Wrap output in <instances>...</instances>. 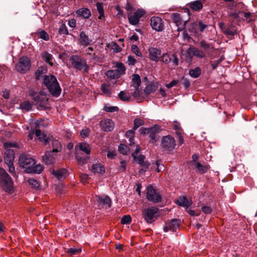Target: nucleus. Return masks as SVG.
Returning a JSON list of instances; mask_svg holds the SVG:
<instances>
[{
    "instance_id": "f257e3e1",
    "label": "nucleus",
    "mask_w": 257,
    "mask_h": 257,
    "mask_svg": "<svg viewBox=\"0 0 257 257\" xmlns=\"http://www.w3.org/2000/svg\"><path fill=\"white\" fill-rule=\"evenodd\" d=\"M41 126H45L44 122L43 120H37L35 122V134L36 136L40 140V141L43 142L45 145L48 144H51L53 148V152H59L62 150V146L61 143L57 140L53 138H48L46 135L42 133L40 128Z\"/></svg>"
},
{
    "instance_id": "f03ea898",
    "label": "nucleus",
    "mask_w": 257,
    "mask_h": 257,
    "mask_svg": "<svg viewBox=\"0 0 257 257\" xmlns=\"http://www.w3.org/2000/svg\"><path fill=\"white\" fill-rule=\"evenodd\" d=\"M43 82L52 96L58 97L60 95L61 88L55 76L45 75L43 79Z\"/></svg>"
},
{
    "instance_id": "7ed1b4c3",
    "label": "nucleus",
    "mask_w": 257,
    "mask_h": 257,
    "mask_svg": "<svg viewBox=\"0 0 257 257\" xmlns=\"http://www.w3.org/2000/svg\"><path fill=\"white\" fill-rule=\"evenodd\" d=\"M69 61L71 66L76 71H82L83 73L88 72L89 66L86 60L82 56L78 55H72Z\"/></svg>"
},
{
    "instance_id": "20e7f679",
    "label": "nucleus",
    "mask_w": 257,
    "mask_h": 257,
    "mask_svg": "<svg viewBox=\"0 0 257 257\" xmlns=\"http://www.w3.org/2000/svg\"><path fill=\"white\" fill-rule=\"evenodd\" d=\"M0 187L8 193L13 192V182L5 170L0 167Z\"/></svg>"
},
{
    "instance_id": "39448f33",
    "label": "nucleus",
    "mask_w": 257,
    "mask_h": 257,
    "mask_svg": "<svg viewBox=\"0 0 257 257\" xmlns=\"http://www.w3.org/2000/svg\"><path fill=\"white\" fill-rule=\"evenodd\" d=\"M176 141L171 135L164 136L161 139V149L163 152L170 154L175 149Z\"/></svg>"
},
{
    "instance_id": "423d86ee",
    "label": "nucleus",
    "mask_w": 257,
    "mask_h": 257,
    "mask_svg": "<svg viewBox=\"0 0 257 257\" xmlns=\"http://www.w3.org/2000/svg\"><path fill=\"white\" fill-rule=\"evenodd\" d=\"M159 209L156 207H151L143 210L142 214L145 220L148 223H152L155 221Z\"/></svg>"
},
{
    "instance_id": "0eeeda50",
    "label": "nucleus",
    "mask_w": 257,
    "mask_h": 257,
    "mask_svg": "<svg viewBox=\"0 0 257 257\" xmlns=\"http://www.w3.org/2000/svg\"><path fill=\"white\" fill-rule=\"evenodd\" d=\"M19 164L25 169V172L29 173L30 170H32L31 168L35 164V161L32 158L28 157L25 155H22L19 157Z\"/></svg>"
},
{
    "instance_id": "6e6552de",
    "label": "nucleus",
    "mask_w": 257,
    "mask_h": 257,
    "mask_svg": "<svg viewBox=\"0 0 257 257\" xmlns=\"http://www.w3.org/2000/svg\"><path fill=\"white\" fill-rule=\"evenodd\" d=\"M30 59L27 57H22L19 58L18 62L16 65L17 71L21 73H25L29 70L31 67Z\"/></svg>"
},
{
    "instance_id": "1a4fd4ad",
    "label": "nucleus",
    "mask_w": 257,
    "mask_h": 257,
    "mask_svg": "<svg viewBox=\"0 0 257 257\" xmlns=\"http://www.w3.org/2000/svg\"><path fill=\"white\" fill-rule=\"evenodd\" d=\"M189 26V31L191 33H194L196 35H199L200 33L205 32L206 30L209 27V26L207 24L201 20L191 23Z\"/></svg>"
},
{
    "instance_id": "9d476101",
    "label": "nucleus",
    "mask_w": 257,
    "mask_h": 257,
    "mask_svg": "<svg viewBox=\"0 0 257 257\" xmlns=\"http://www.w3.org/2000/svg\"><path fill=\"white\" fill-rule=\"evenodd\" d=\"M228 15L237 22H241L246 21L250 16L251 14L250 13H244L240 11H233V10H231L228 11Z\"/></svg>"
},
{
    "instance_id": "9b49d317",
    "label": "nucleus",
    "mask_w": 257,
    "mask_h": 257,
    "mask_svg": "<svg viewBox=\"0 0 257 257\" xmlns=\"http://www.w3.org/2000/svg\"><path fill=\"white\" fill-rule=\"evenodd\" d=\"M146 198L149 201L155 203L160 202L162 200L161 195L157 193L152 186H149L147 188Z\"/></svg>"
},
{
    "instance_id": "f8f14e48",
    "label": "nucleus",
    "mask_w": 257,
    "mask_h": 257,
    "mask_svg": "<svg viewBox=\"0 0 257 257\" xmlns=\"http://www.w3.org/2000/svg\"><path fill=\"white\" fill-rule=\"evenodd\" d=\"M145 14V12L143 9H138L133 14H128L129 22L133 25H137L141 18Z\"/></svg>"
},
{
    "instance_id": "ddd939ff",
    "label": "nucleus",
    "mask_w": 257,
    "mask_h": 257,
    "mask_svg": "<svg viewBox=\"0 0 257 257\" xmlns=\"http://www.w3.org/2000/svg\"><path fill=\"white\" fill-rule=\"evenodd\" d=\"M149 58L152 61L158 62L161 58V51L159 49L151 47L148 49Z\"/></svg>"
},
{
    "instance_id": "4468645a",
    "label": "nucleus",
    "mask_w": 257,
    "mask_h": 257,
    "mask_svg": "<svg viewBox=\"0 0 257 257\" xmlns=\"http://www.w3.org/2000/svg\"><path fill=\"white\" fill-rule=\"evenodd\" d=\"M33 99L37 105L42 107H46L47 104L46 96L42 93H35L33 96Z\"/></svg>"
},
{
    "instance_id": "2eb2a0df",
    "label": "nucleus",
    "mask_w": 257,
    "mask_h": 257,
    "mask_svg": "<svg viewBox=\"0 0 257 257\" xmlns=\"http://www.w3.org/2000/svg\"><path fill=\"white\" fill-rule=\"evenodd\" d=\"M151 25L153 29L160 32L163 30L162 20L158 17H153L151 19Z\"/></svg>"
},
{
    "instance_id": "dca6fc26",
    "label": "nucleus",
    "mask_w": 257,
    "mask_h": 257,
    "mask_svg": "<svg viewBox=\"0 0 257 257\" xmlns=\"http://www.w3.org/2000/svg\"><path fill=\"white\" fill-rule=\"evenodd\" d=\"M101 129L104 132L111 131L114 127L113 121L110 119H104L99 122Z\"/></svg>"
},
{
    "instance_id": "f3484780",
    "label": "nucleus",
    "mask_w": 257,
    "mask_h": 257,
    "mask_svg": "<svg viewBox=\"0 0 257 257\" xmlns=\"http://www.w3.org/2000/svg\"><path fill=\"white\" fill-rule=\"evenodd\" d=\"M180 224V220L178 219H173L170 222L167 223L166 226L164 228V232L171 231L172 232L176 231L179 228Z\"/></svg>"
},
{
    "instance_id": "a211bd4d",
    "label": "nucleus",
    "mask_w": 257,
    "mask_h": 257,
    "mask_svg": "<svg viewBox=\"0 0 257 257\" xmlns=\"http://www.w3.org/2000/svg\"><path fill=\"white\" fill-rule=\"evenodd\" d=\"M188 54L192 56H195L199 58L205 57V53L195 47H190L188 49Z\"/></svg>"
},
{
    "instance_id": "6ab92c4d",
    "label": "nucleus",
    "mask_w": 257,
    "mask_h": 257,
    "mask_svg": "<svg viewBox=\"0 0 257 257\" xmlns=\"http://www.w3.org/2000/svg\"><path fill=\"white\" fill-rule=\"evenodd\" d=\"M97 201L102 205H105L106 208L111 207V200L108 196H97Z\"/></svg>"
},
{
    "instance_id": "aec40b11",
    "label": "nucleus",
    "mask_w": 257,
    "mask_h": 257,
    "mask_svg": "<svg viewBox=\"0 0 257 257\" xmlns=\"http://www.w3.org/2000/svg\"><path fill=\"white\" fill-rule=\"evenodd\" d=\"M176 202L178 205L184 207L186 208H187L191 206L192 203L191 200H189L184 196H180Z\"/></svg>"
},
{
    "instance_id": "412c9836",
    "label": "nucleus",
    "mask_w": 257,
    "mask_h": 257,
    "mask_svg": "<svg viewBox=\"0 0 257 257\" xmlns=\"http://www.w3.org/2000/svg\"><path fill=\"white\" fill-rule=\"evenodd\" d=\"M53 151H47L43 157V161L47 164L53 163L55 160L56 155Z\"/></svg>"
},
{
    "instance_id": "4be33fe9",
    "label": "nucleus",
    "mask_w": 257,
    "mask_h": 257,
    "mask_svg": "<svg viewBox=\"0 0 257 257\" xmlns=\"http://www.w3.org/2000/svg\"><path fill=\"white\" fill-rule=\"evenodd\" d=\"M15 159V152L13 150L8 149L6 151L4 156V161L7 163H10L14 162Z\"/></svg>"
},
{
    "instance_id": "5701e85b",
    "label": "nucleus",
    "mask_w": 257,
    "mask_h": 257,
    "mask_svg": "<svg viewBox=\"0 0 257 257\" xmlns=\"http://www.w3.org/2000/svg\"><path fill=\"white\" fill-rule=\"evenodd\" d=\"M160 130L158 126H156L151 127V130L149 134L152 143H155L157 141L158 138L157 134H158Z\"/></svg>"
},
{
    "instance_id": "b1692460",
    "label": "nucleus",
    "mask_w": 257,
    "mask_h": 257,
    "mask_svg": "<svg viewBox=\"0 0 257 257\" xmlns=\"http://www.w3.org/2000/svg\"><path fill=\"white\" fill-rule=\"evenodd\" d=\"M194 166L198 172L200 174H205L210 168V166L208 164H202L200 162H195Z\"/></svg>"
},
{
    "instance_id": "393cba45",
    "label": "nucleus",
    "mask_w": 257,
    "mask_h": 257,
    "mask_svg": "<svg viewBox=\"0 0 257 257\" xmlns=\"http://www.w3.org/2000/svg\"><path fill=\"white\" fill-rule=\"evenodd\" d=\"M172 17L174 22L176 23L178 28V31H180L181 30H183L185 26H180L182 23V18L180 14L178 13H173L172 15Z\"/></svg>"
},
{
    "instance_id": "a878e982",
    "label": "nucleus",
    "mask_w": 257,
    "mask_h": 257,
    "mask_svg": "<svg viewBox=\"0 0 257 257\" xmlns=\"http://www.w3.org/2000/svg\"><path fill=\"white\" fill-rule=\"evenodd\" d=\"M79 38L80 43L81 45L83 46H88L92 42V40L90 39L84 32H81L80 33Z\"/></svg>"
},
{
    "instance_id": "bb28decb",
    "label": "nucleus",
    "mask_w": 257,
    "mask_h": 257,
    "mask_svg": "<svg viewBox=\"0 0 257 257\" xmlns=\"http://www.w3.org/2000/svg\"><path fill=\"white\" fill-rule=\"evenodd\" d=\"M79 148V149L84 152L85 154L89 155L91 152V149L90 145L86 143H79L75 146V149Z\"/></svg>"
},
{
    "instance_id": "cd10ccee",
    "label": "nucleus",
    "mask_w": 257,
    "mask_h": 257,
    "mask_svg": "<svg viewBox=\"0 0 257 257\" xmlns=\"http://www.w3.org/2000/svg\"><path fill=\"white\" fill-rule=\"evenodd\" d=\"M223 32L226 35L234 36L237 33V29L235 26L231 24L227 27L224 29Z\"/></svg>"
},
{
    "instance_id": "c85d7f7f",
    "label": "nucleus",
    "mask_w": 257,
    "mask_h": 257,
    "mask_svg": "<svg viewBox=\"0 0 257 257\" xmlns=\"http://www.w3.org/2000/svg\"><path fill=\"white\" fill-rule=\"evenodd\" d=\"M189 7L194 11H199L203 8V4L201 1L197 0L191 2L189 4Z\"/></svg>"
},
{
    "instance_id": "c756f323",
    "label": "nucleus",
    "mask_w": 257,
    "mask_h": 257,
    "mask_svg": "<svg viewBox=\"0 0 257 257\" xmlns=\"http://www.w3.org/2000/svg\"><path fill=\"white\" fill-rule=\"evenodd\" d=\"M76 13L78 16H80L85 19L88 18L91 15L90 10L87 8L79 9Z\"/></svg>"
},
{
    "instance_id": "7c9ffc66",
    "label": "nucleus",
    "mask_w": 257,
    "mask_h": 257,
    "mask_svg": "<svg viewBox=\"0 0 257 257\" xmlns=\"http://www.w3.org/2000/svg\"><path fill=\"white\" fill-rule=\"evenodd\" d=\"M145 157L142 155H140L138 157L136 156V158H134L139 164H140L142 167L147 169L150 166V163L148 162L145 161Z\"/></svg>"
},
{
    "instance_id": "2f4dec72",
    "label": "nucleus",
    "mask_w": 257,
    "mask_h": 257,
    "mask_svg": "<svg viewBox=\"0 0 257 257\" xmlns=\"http://www.w3.org/2000/svg\"><path fill=\"white\" fill-rule=\"evenodd\" d=\"M52 174L58 179L61 180L65 177L67 174V170L65 169H61L57 171L53 170Z\"/></svg>"
},
{
    "instance_id": "473e14b6",
    "label": "nucleus",
    "mask_w": 257,
    "mask_h": 257,
    "mask_svg": "<svg viewBox=\"0 0 257 257\" xmlns=\"http://www.w3.org/2000/svg\"><path fill=\"white\" fill-rule=\"evenodd\" d=\"M158 87V84L155 82H152L149 84L145 88L144 92L146 94H150L155 91Z\"/></svg>"
},
{
    "instance_id": "72a5a7b5",
    "label": "nucleus",
    "mask_w": 257,
    "mask_h": 257,
    "mask_svg": "<svg viewBox=\"0 0 257 257\" xmlns=\"http://www.w3.org/2000/svg\"><path fill=\"white\" fill-rule=\"evenodd\" d=\"M91 171L94 173H104L105 172V169L102 165L95 164L92 165Z\"/></svg>"
},
{
    "instance_id": "f704fd0d",
    "label": "nucleus",
    "mask_w": 257,
    "mask_h": 257,
    "mask_svg": "<svg viewBox=\"0 0 257 257\" xmlns=\"http://www.w3.org/2000/svg\"><path fill=\"white\" fill-rule=\"evenodd\" d=\"M141 78L138 74H134L133 75L132 81L131 82V86L135 88H139L141 85Z\"/></svg>"
},
{
    "instance_id": "c9c22d12",
    "label": "nucleus",
    "mask_w": 257,
    "mask_h": 257,
    "mask_svg": "<svg viewBox=\"0 0 257 257\" xmlns=\"http://www.w3.org/2000/svg\"><path fill=\"white\" fill-rule=\"evenodd\" d=\"M106 76L111 79H116L119 78L120 76L118 72L115 70H109L106 72Z\"/></svg>"
},
{
    "instance_id": "e433bc0d",
    "label": "nucleus",
    "mask_w": 257,
    "mask_h": 257,
    "mask_svg": "<svg viewBox=\"0 0 257 257\" xmlns=\"http://www.w3.org/2000/svg\"><path fill=\"white\" fill-rule=\"evenodd\" d=\"M134 135L135 133L133 130L127 131L125 133V136L128 139V144L131 147L135 145Z\"/></svg>"
},
{
    "instance_id": "4c0bfd02",
    "label": "nucleus",
    "mask_w": 257,
    "mask_h": 257,
    "mask_svg": "<svg viewBox=\"0 0 257 257\" xmlns=\"http://www.w3.org/2000/svg\"><path fill=\"white\" fill-rule=\"evenodd\" d=\"M42 57L46 62L48 63L50 65H53V56L51 54L47 52H44L42 54Z\"/></svg>"
},
{
    "instance_id": "58836bf2",
    "label": "nucleus",
    "mask_w": 257,
    "mask_h": 257,
    "mask_svg": "<svg viewBox=\"0 0 257 257\" xmlns=\"http://www.w3.org/2000/svg\"><path fill=\"white\" fill-rule=\"evenodd\" d=\"M189 74L192 77L197 78L201 74V69L197 67L194 69L190 70Z\"/></svg>"
},
{
    "instance_id": "ea45409f",
    "label": "nucleus",
    "mask_w": 257,
    "mask_h": 257,
    "mask_svg": "<svg viewBox=\"0 0 257 257\" xmlns=\"http://www.w3.org/2000/svg\"><path fill=\"white\" fill-rule=\"evenodd\" d=\"M101 89L102 92L106 96H110L111 94V91L109 87V85L103 83L101 84Z\"/></svg>"
},
{
    "instance_id": "a19ab883",
    "label": "nucleus",
    "mask_w": 257,
    "mask_h": 257,
    "mask_svg": "<svg viewBox=\"0 0 257 257\" xmlns=\"http://www.w3.org/2000/svg\"><path fill=\"white\" fill-rule=\"evenodd\" d=\"M115 67L116 68V69L115 70L118 72V74H119L120 76H121L122 75L125 73V68L123 63L121 62L117 63L115 65Z\"/></svg>"
},
{
    "instance_id": "79ce46f5",
    "label": "nucleus",
    "mask_w": 257,
    "mask_h": 257,
    "mask_svg": "<svg viewBox=\"0 0 257 257\" xmlns=\"http://www.w3.org/2000/svg\"><path fill=\"white\" fill-rule=\"evenodd\" d=\"M43 169V168L41 165H40V164L35 165V164L31 168L32 170H30V172L29 173L40 174L42 172Z\"/></svg>"
},
{
    "instance_id": "37998d69",
    "label": "nucleus",
    "mask_w": 257,
    "mask_h": 257,
    "mask_svg": "<svg viewBox=\"0 0 257 257\" xmlns=\"http://www.w3.org/2000/svg\"><path fill=\"white\" fill-rule=\"evenodd\" d=\"M37 34L39 38H41L44 41H48L49 39V36L48 34L44 30L38 31Z\"/></svg>"
},
{
    "instance_id": "c03bdc74",
    "label": "nucleus",
    "mask_w": 257,
    "mask_h": 257,
    "mask_svg": "<svg viewBox=\"0 0 257 257\" xmlns=\"http://www.w3.org/2000/svg\"><path fill=\"white\" fill-rule=\"evenodd\" d=\"M119 98L123 101H128L130 100L131 96L129 95H127L123 91H121L118 93Z\"/></svg>"
},
{
    "instance_id": "a18cd8bd",
    "label": "nucleus",
    "mask_w": 257,
    "mask_h": 257,
    "mask_svg": "<svg viewBox=\"0 0 257 257\" xmlns=\"http://www.w3.org/2000/svg\"><path fill=\"white\" fill-rule=\"evenodd\" d=\"M131 50L132 52L137 56L142 57V53L139 48L136 45H132L131 46Z\"/></svg>"
},
{
    "instance_id": "49530a36",
    "label": "nucleus",
    "mask_w": 257,
    "mask_h": 257,
    "mask_svg": "<svg viewBox=\"0 0 257 257\" xmlns=\"http://www.w3.org/2000/svg\"><path fill=\"white\" fill-rule=\"evenodd\" d=\"M20 108L23 110L29 111L32 109V105L28 101H25L20 104Z\"/></svg>"
},
{
    "instance_id": "de8ad7c7",
    "label": "nucleus",
    "mask_w": 257,
    "mask_h": 257,
    "mask_svg": "<svg viewBox=\"0 0 257 257\" xmlns=\"http://www.w3.org/2000/svg\"><path fill=\"white\" fill-rule=\"evenodd\" d=\"M29 184L32 187L37 189L39 187L40 184L39 182H38L37 180H35L33 178H30L28 180Z\"/></svg>"
},
{
    "instance_id": "09e8293b",
    "label": "nucleus",
    "mask_w": 257,
    "mask_h": 257,
    "mask_svg": "<svg viewBox=\"0 0 257 257\" xmlns=\"http://www.w3.org/2000/svg\"><path fill=\"white\" fill-rule=\"evenodd\" d=\"M170 55H168V53H164L163 55H161V58L160 61H162L163 63L165 64L169 63L172 60V57L170 56Z\"/></svg>"
},
{
    "instance_id": "8fccbe9b",
    "label": "nucleus",
    "mask_w": 257,
    "mask_h": 257,
    "mask_svg": "<svg viewBox=\"0 0 257 257\" xmlns=\"http://www.w3.org/2000/svg\"><path fill=\"white\" fill-rule=\"evenodd\" d=\"M118 151L120 153L123 155H126L130 151V149L126 145L124 144H120L118 147Z\"/></svg>"
},
{
    "instance_id": "3c124183",
    "label": "nucleus",
    "mask_w": 257,
    "mask_h": 257,
    "mask_svg": "<svg viewBox=\"0 0 257 257\" xmlns=\"http://www.w3.org/2000/svg\"><path fill=\"white\" fill-rule=\"evenodd\" d=\"M109 45L114 52L118 53L121 51V47L115 42H112Z\"/></svg>"
},
{
    "instance_id": "603ef678",
    "label": "nucleus",
    "mask_w": 257,
    "mask_h": 257,
    "mask_svg": "<svg viewBox=\"0 0 257 257\" xmlns=\"http://www.w3.org/2000/svg\"><path fill=\"white\" fill-rule=\"evenodd\" d=\"M144 123V121L143 119L140 118H136L134 120V126L133 127L134 130L137 129L139 127L143 125Z\"/></svg>"
},
{
    "instance_id": "864d4df0",
    "label": "nucleus",
    "mask_w": 257,
    "mask_h": 257,
    "mask_svg": "<svg viewBox=\"0 0 257 257\" xmlns=\"http://www.w3.org/2000/svg\"><path fill=\"white\" fill-rule=\"evenodd\" d=\"M103 109L108 112H113L117 111L118 108L117 106H110L105 105Z\"/></svg>"
},
{
    "instance_id": "5fc2aeb1",
    "label": "nucleus",
    "mask_w": 257,
    "mask_h": 257,
    "mask_svg": "<svg viewBox=\"0 0 257 257\" xmlns=\"http://www.w3.org/2000/svg\"><path fill=\"white\" fill-rule=\"evenodd\" d=\"M96 7L97 11L100 14V16L99 17V19H101V17H103L104 15V11H103V7L102 4L100 3H97L96 4Z\"/></svg>"
},
{
    "instance_id": "6e6d98bb",
    "label": "nucleus",
    "mask_w": 257,
    "mask_h": 257,
    "mask_svg": "<svg viewBox=\"0 0 257 257\" xmlns=\"http://www.w3.org/2000/svg\"><path fill=\"white\" fill-rule=\"evenodd\" d=\"M59 33L60 35H67L68 34V31L66 26L62 24L59 28Z\"/></svg>"
},
{
    "instance_id": "4d7b16f0",
    "label": "nucleus",
    "mask_w": 257,
    "mask_h": 257,
    "mask_svg": "<svg viewBox=\"0 0 257 257\" xmlns=\"http://www.w3.org/2000/svg\"><path fill=\"white\" fill-rule=\"evenodd\" d=\"M131 221V217L129 215H125L122 218L121 223L122 224H127L130 223Z\"/></svg>"
},
{
    "instance_id": "13d9d810",
    "label": "nucleus",
    "mask_w": 257,
    "mask_h": 257,
    "mask_svg": "<svg viewBox=\"0 0 257 257\" xmlns=\"http://www.w3.org/2000/svg\"><path fill=\"white\" fill-rule=\"evenodd\" d=\"M81 251L80 248L71 247L68 250L67 252L71 255H74L79 253Z\"/></svg>"
},
{
    "instance_id": "bf43d9fd",
    "label": "nucleus",
    "mask_w": 257,
    "mask_h": 257,
    "mask_svg": "<svg viewBox=\"0 0 257 257\" xmlns=\"http://www.w3.org/2000/svg\"><path fill=\"white\" fill-rule=\"evenodd\" d=\"M225 2H229L228 4V8L229 11L233 10V8L236 5V2L237 0H224Z\"/></svg>"
},
{
    "instance_id": "052dcab7",
    "label": "nucleus",
    "mask_w": 257,
    "mask_h": 257,
    "mask_svg": "<svg viewBox=\"0 0 257 257\" xmlns=\"http://www.w3.org/2000/svg\"><path fill=\"white\" fill-rule=\"evenodd\" d=\"M137 60L132 56H128L127 57V63L128 65H135L137 63Z\"/></svg>"
},
{
    "instance_id": "680f3d73",
    "label": "nucleus",
    "mask_w": 257,
    "mask_h": 257,
    "mask_svg": "<svg viewBox=\"0 0 257 257\" xmlns=\"http://www.w3.org/2000/svg\"><path fill=\"white\" fill-rule=\"evenodd\" d=\"M17 145L16 143H12L11 142H6L4 144V148L7 150L8 149H11V148H16L17 147Z\"/></svg>"
},
{
    "instance_id": "e2e57ef3",
    "label": "nucleus",
    "mask_w": 257,
    "mask_h": 257,
    "mask_svg": "<svg viewBox=\"0 0 257 257\" xmlns=\"http://www.w3.org/2000/svg\"><path fill=\"white\" fill-rule=\"evenodd\" d=\"M120 166L118 168L119 171L124 172L126 169V163L125 161H121L120 162Z\"/></svg>"
},
{
    "instance_id": "0e129e2a",
    "label": "nucleus",
    "mask_w": 257,
    "mask_h": 257,
    "mask_svg": "<svg viewBox=\"0 0 257 257\" xmlns=\"http://www.w3.org/2000/svg\"><path fill=\"white\" fill-rule=\"evenodd\" d=\"M178 83V81L176 80H173L171 81L169 83L166 84V87L167 88H170L175 85Z\"/></svg>"
},
{
    "instance_id": "69168bd1",
    "label": "nucleus",
    "mask_w": 257,
    "mask_h": 257,
    "mask_svg": "<svg viewBox=\"0 0 257 257\" xmlns=\"http://www.w3.org/2000/svg\"><path fill=\"white\" fill-rule=\"evenodd\" d=\"M200 46L204 50H206L209 48V44H207L205 40H202L200 42Z\"/></svg>"
},
{
    "instance_id": "338daca9",
    "label": "nucleus",
    "mask_w": 257,
    "mask_h": 257,
    "mask_svg": "<svg viewBox=\"0 0 257 257\" xmlns=\"http://www.w3.org/2000/svg\"><path fill=\"white\" fill-rule=\"evenodd\" d=\"M75 158L79 163L84 164L86 162V158L84 157H81L78 155H76Z\"/></svg>"
},
{
    "instance_id": "774afa93",
    "label": "nucleus",
    "mask_w": 257,
    "mask_h": 257,
    "mask_svg": "<svg viewBox=\"0 0 257 257\" xmlns=\"http://www.w3.org/2000/svg\"><path fill=\"white\" fill-rule=\"evenodd\" d=\"M211 208L209 206H204L202 207V211L205 214H209L211 212Z\"/></svg>"
}]
</instances>
